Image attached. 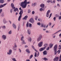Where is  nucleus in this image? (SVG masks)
<instances>
[{"instance_id":"nucleus-1","label":"nucleus","mask_w":61,"mask_h":61,"mask_svg":"<svg viewBox=\"0 0 61 61\" xmlns=\"http://www.w3.org/2000/svg\"><path fill=\"white\" fill-rule=\"evenodd\" d=\"M30 2H27V0H25L24 2H21L20 6H22V8H25L26 7L27 4H29Z\"/></svg>"},{"instance_id":"nucleus-2","label":"nucleus","mask_w":61,"mask_h":61,"mask_svg":"<svg viewBox=\"0 0 61 61\" xmlns=\"http://www.w3.org/2000/svg\"><path fill=\"white\" fill-rule=\"evenodd\" d=\"M11 7H12L13 9H14V12H18L19 10H18V9L17 8H15V7L14 6V4H13V3H11Z\"/></svg>"},{"instance_id":"nucleus-3","label":"nucleus","mask_w":61,"mask_h":61,"mask_svg":"<svg viewBox=\"0 0 61 61\" xmlns=\"http://www.w3.org/2000/svg\"><path fill=\"white\" fill-rule=\"evenodd\" d=\"M23 13V10L22 9H21L20 11V12L19 13V14L20 15V16L19 17L18 19V21H20L21 20V18L22 17V14Z\"/></svg>"},{"instance_id":"nucleus-4","label":"nucleus","mask_w":61,"mask_h":61,"mask_svg":"<svg viewBox=\"0 0 61 61\" xmlns=\"http://www.w3.org/2000/svg\"><path fill=\"white\" fill-rule=\"evenodd\" d=\"M57 44H56L54 46L53 49L54 50V54L55 55L56 54V53H57V52H56V49H57Z\"/></svg>"},{"instance_id":"nucleus-5","label":"nucleus","mask_w":61,"mask_h":61,"mask_svg":"<svg viewBox=\"0 0 61 61\" xmlns=\"http://www.w3.org/2000/svg\"><path fill=\"white\" fill-rule=\"evenodd\" d=\"M29 22L32 24H34L35 23V21L33 18H31Z\"/></svg>"},{"instance_id":"nucleus-6","label":"nucleus","mask_w":61,"mask_h":61,"mask_svg":"<svg viewBox=\"0 0 61 61\" xmlns=\"http://www.w3.org/2000/svg\"><path fill=\"white\" fill-rule=\"evenodd\" d=\"M51 11L49 10H48L46 14V16L47 17H49V13H50Z\"/></svg>"},{"instance_id":"nucleus-7","label":"nucleus","mask_w":61,"mask_h":61,"mask_svg":"<svg viewBox=\"0 0 61 61\" xmlns=\"http://www.w3.org/2000/svg\"><path fill=\"white\" fill-rule=\"evenodd\" d=\"M12 53V50L11 49H10L9 51V52H7V55H11Z\"/></svg>"},{"instance_id":"nucleus-8","label":"nucleus","mask_w":61,"mask_h":61,"mask_svg":"<svg viewBox=\"0 0 61 61\" xmlns=\"http://www.w3.org/2000/svg\"><path fill=\"white\" fill-rule=\"evenodd\" d=\"M46 46H45L43 48H41L40 49L39 51H40V52L43 51L44 50L46 49Z\"/></svg>"},{"instance_id":"nucleus-9","label":"nucleus","mask_w":61,"mask_h":61,"mask_svg":"<svg viewBox=\"0 0 61 61\" xmlns=\"http://www.w3.org/2000/svg\"><path fill=\"white\" fill-rule=\"evenodd\" d=\"M43 41H41L38 44V46L39 47H41L43 45Z\"/></svg>"},{"instance_id":"nucleus-10","label":"nucleus","mask_w":61,"mask_h":61,"mask_svg":"<svg viewBox=\"0 0 61 61\" xmlns=\"http://www.w3.org/2000/svg\"><path fill=\"white\" fill-rule=\"evenodd\" d=\"M2 38L4 40H5L6 39V36L5 35H3L2 36Z\"/></svg>"},{"instance_id":"nucleus-11","label":"nucleus","mask_w":61,"mask_h":61,"mask_svg":"<svg viewBox=\"0 0 61 61\" xmlns=\"http://www.w3.org/2000/svg\"><path fill=\"white\" fill-rule=\"evenodd\" d=\"M59 59V57H55L54 59V61H58V59Z\"/></svg>"},{"instance_id":"nucleus-12","label":"nucleus","mask_w":61,"mask_h":61,"mask_svg":"<svg viewBox=\"0 0 61 61\" xmlns=\"http://www.w3.org/2000/svg\"><path fill=\"white\" fill-rule=\"evenodd\" d=\"M6 5V3H5L3 5H0V8H1L3 7H4Z\"/></svg>"},{"instance_id":"nucleus-13","label":"nucleus","mask_w":61,"mask_h":61,"mask_svg":"<svg viewBox=\"0 0 61 61\" xmlns=\"http://www.w3.org/2000/svg\"><path fill=\"white\" fill-rule=\"evenodd\" d=\"M27 33L28 35H30L31 34V30L29 29H28L27 30Z\"/></svg>"},{"instance_id":"nucleus-14","label":"nucleus","mask_w":61,"mask_h":61,"mask_svg":"<svg viewBox=\"0 0 61 61\" xmlns=\"http://www.w3.org/2000/svg\"><path fill=\"white\" fill-rule=\"evenodd\" d=\"M3 22L4 24H6L7 23V22L6 21V19L4 18L3 20Z\"/></svg>"},{"instance_id":"nucleus-15","label":"nucleus","mask_w":61,"mask_h":61,"mask_svg":"<svg viewBox=\"0 0 61 61\" xmlns=\"http://www.w3.org/2000/svg\"><path fill=\"white\" fill-rule=\"evenodd\" d=\"M43 53L44 55H46L47 54V51H45L43 52Z\"/></svg>"},{"instance_id":"nucleus-16","label":"nucleus","mask_w":61,"mask_h":61,"mask_svg":"<svg viewBox=\"0 0 61 61\" xmlns=\"http://www.w3.org/2000/svg\"><path fill=\"white\" fill-rule=\"evenodd\" d=\"M56 34V32L52 35V36L53 38H55L56 37V35H55V34Z\"/></svg>"},{"instance_id":"nucleus-17","label":"nucleus","mask_w":61,"mask_h":61,"mask_svg":"<svg viewBox=\"0 0 61 61\" xmlns=\"http://www.w3.org/2000/svg\"><path fill=\"white\" fill-rule=\"evenodd\" d=\"M28 41H29L30 42H31V41H32V38H31L30 37L28 38Z\"/></svg>"},{"instance_id":"nucleus-18","label":"nucleus","mask_w":61,"mask_h":61,"mask_svg":"<svg viewBox=\"0 0 61 61\" xmlns=\"http://www.w3.org/2000/svg\"><path fill=\"white\" fill-rule=\"evenodd\" d=\"M40 6L41 7L44 8L45 7V5L43 4H42L40 5Z\"/></svg>"},{"instance_id":"nucleus-19","label":"nucleus","mask_w":61,"mask_h":61,"mask_svg":"<svg viewBox=\"0 0 61 61\" xmlns=\"http://www.w3.org/2000/svg\"><path fill=\"white\" fill-rule=\"evenodd\" d=\"M12 26L13 27V28H14V29H16V25H15L14 24V23L12 24Z\"/></svg>"},{"instance_id":"nucleus-20","label":"nucleus","mask_w":61,"mask_h":61,"mask_svg":"<svg viewBox=\"0 0 61 61\" xmlns=\"http://www.w3.org/2000/svg\"><path fill=\"white\" fill-rule=\"evenodd\" d=\"M28 18V16L27 15L25 16L23 18V19L26 20V19Z\"/></svg>"},{"instance_id":"nucleus-21","label":"nucleus","mask_w":61,"mask_h":61,"mask_svg":"<svg viewBox=\"0 0 61 61\" xmlns=\"http://www.w3.org/2000/svg\"><path fill=\"white\" fill-rule=\"evenodd\" d=\"M49 46L51 48L53 47V44L52 43H51L50 44Z\"/></svg>"},{"instance_id":"nucleus-22","label":"nucleus","mask_w":61,"mask_h":61,"mask_svg":"<svg viewBox=\"0 0 61 61\" xmlns=\"http://www.w3.org/2000/svg\"><path fill=\"white\" fill-rule=\"evenodd\" d=\"M26 52H27L28 53H30V51H29V50L28 49H27L26 50Z\"/></svg>"},{"instance_id":"nucleus-23","label":"nucleus","mask_w":61,"mask_h":61,"mask_svg":"<svg viewBox=\"0 0 61 61\" xmlns=\"http://www.w3.org/2000/svg\"><path fill=\"white\" fill-rule=\"evenodd\" d=\"M32 47L33 49L35 51H36V52H37V50H36L35 49V48L34 47V46H33L32 45L31 46Z\"/></svg>"},{"instance_id":"nucleus-24","label":"nucleus","mask_w":61,"mask_h":61,"mask_svg":"<svg viewBox=\"0 0 61 61\" xmlns=\"http://www.w3.org/2000/svg\"><path fill=\"white\" fill-rule=\"evenodd\" d=\"M38 38H39L41 39H42V35H40L39 36V37H38Z\"/></svg>"},{"instance_id":"nucleus-25","label":"nucleus","mask_w":61,"mask_h":61,"mask_svg":"<svg viewBox=\"0 0 61 61\" xmlns=\"http://www.w3.org/2000/svg\"><path fill=\"white\" fill-rule=\"evenodd\" d=\"M12 33V30H11L9 31L8 32V33L9 34V35H11Z\"/></svg>"},{"instance_id":"nucleus-26","label":"nucleus","mask_w":61,"mask_h":61,"mask_svg":"<svg viewBox=\"0 0 61 61\" xmlns=\"http://www.w3.org/2000/svg\"><path fill=\"white\" fill-rule=\"evenodd\" d=\"M41 39H40V38H38L37 39V41H38V42H39L40 40H41Z\"/></svg>"},{"instance_id":"nucleus-27","label":"nucleus","mask_w":61,"mask_h":61,"mask_svg":"<svg viewBox=\"0 0 61 61\" xmlns=\"http://www.w3.org/2000/svg\"><path fill=\"white\" fill-rule=\"evenodd\" d=\"M12 60L13 61H17L16 60V59H15V58H12Z\"/></svg>"},{"instance_id":"nucleus-28","label":"nucleus","mask_w":61,"mask_h":61,"mask_svg":"<svg viewBox=\"0 0 61 61\" xmlns=\"http://www.w3.org/2000/svg\"><path fill=\"white\" fill-rule=\"evenodd\" d=\"M4 2V0H0V3H3Z\"/></svg>"},{"instance_id":"nucleus-29","label":"nucleus","mask_w":61,"mask_h":61,"mask_svg":"<svg viewBox=\"0 0 61 61\" xmlns=\"http://www.w3.org/2000/svg\"><path fill=\"white\" fill-rule=\"evenodd\" d=\"M29 27H32V24H31V23H29Z\"/></svg>"},{"instance_id":"nucleus-30","label":"nucleus","mask_w":61,"mask_h":61,"mask_svg":"<svg viewBox=\"0 0 61 61\" xmlns=\"http://www.w3.org/2000/svg\"><path fill=\"white\" fill-rule=\"evenodd\" d=\"M32 6H36V3H35L34 4H32Z\"/></svg>"},{"instance_id":"nucleus-31","label":"nucleus","mask_w":61,"mask_h":61,"mask_svg":"<svg viewBox=\"0 0 61 61\" xmlns=\"http://www.w3.org/2000/svg\"><path fill=\"white\" fill-rule=\"evenodd\" d=\"M43 60H45V61H46L48 60V59H47V58H43Z\"/></svg>"},{"instance_id":"nucleus-32","label":"nucleus","mask_w":61,"mask_h":61,"mask_svg":"<svg viewBox=\"0 0 61 61\" xmlns=\"http://www.w3.org/2000/svg\"><path fill=\"white\" fill-rule=\"evenodd\" d=\"M38 16H36L35 17V20H37V19H38Z\"/></svg>"},{"instance_id":"nucleus-33","label":"nucleus","mask_w":61,"mask_h":61,"mask_svg":"<svg viewBox=\"0 0 61 61\" xmlns=\"http://www.w3.org/2000/svg\"><path fill=\"white\" fill-rule=\"evenodd\" d=\"M28 13L29 14V13H31V10H30L29 9L28 10Z\"/></svg>"},{"instance_id":"nucleus-34","label":"nucleus","mask_w":61,"mask_h":61,"mask_svg":"<svg viewBox=\"0 0 61 61\" xmlns=\"http://www.w3.org/2000/svg\"><path fill=\"white\" fill-rule=\"evenodd\" d=\"M24 38V36H22V37L21 38V41H23V40Z\"/></svg>"},{"instance_id":"nucleus-35","label":"nucleus","mask_w":61,"mask_h":61,"mask_svg":"<svg viewBox=\"0 0 61 61\" xmlns=\"http://www.w3.org/2000/svg\"><path fill=\"white\" fill-rule=\"evenodd\" d=\"M37 25H41V23L40 22H38L37 23Z\"/></svg>"},{"instance_id":"nucleus-36","label":"nucleus","mask_w":61,"mask_h":61,"mask_svg":"<svg viewBox=\"0 0 61 61\" xmlns=\"http://www.w3.org/2000/svg\"><path fill=\"white\" fill-rule=\"evenodd\" d=\"M29 25V24H28V22H27L26 24V26L27 27H28L29 26V25Z\"/></svg>"},{"instance_id":"nucleus-37","label":"nucleus","mask_w":61,"mask_h":61,"mask_svg":"<svg viewBox=\"0 0 61 61\" xmlns=\"http://www.w3.org/2000/svg\"><path fill=\"white\" fill-rule=\"evenodd\" d=\"M46 50L47 51H48L49 50V47H48L46 49Z\"/></svg>"},{"instance_id":"nucleus-38","label":"nucleus","mask_w":61,"mask_h":61,"mask_svg":"<svg viewBox=\"0 0 61 61\" xmlns=\"http://www.w3.org/2000/svg\"><path fill=\"white\" fill-rule=\"evenodd\" d=\"M5 25L3 26L2 27V28L3 29H5Z\"/></svg>"},{"instance_id":"nucleus-39","label":"nucleus","mask_w":61,"mask_h":61,"mask_svg":"<svg viewBox=\"0 0 61 61\" xmlns=\"http://www.w3.org/2000/svg\"><path fill=\"white\" fill-rule=\"evenodd\" d=\"M33 55H31L30 57V59H31V58H32V57H33Z\"/></svg>"},{"instance_id":"nucleus-40","label":"nucleus","mask_w":61,"mask_h":61,"mask_svg":"<svg viewBox=\"0 0 61 61\" xmlns=\"http://www.w3.org/2000/svg\"><path fill=\"white\" fill-rule=\"evenodd\" d=\"M58 52V54H60V52H61V51L60 50H58V51H57V53Z\"/></svg>"},{"instance_id":"nucleus-41","label":"nucleus","mask_w":61,"mask_h":61,"mask_svg":"<svg viewBox=\"0 0 61 61\" xmlns=\"http://www.w3.org/2000/svg\"><path fill=\"white\" fill-rule=\"evenodd\" d=\"M13 47H15V48H16V47H17V46H16V44H15L14 46H13Z\"/></svg>"},{"instance_id":"nucleus-42","label":"nucleus","mask_w":61,"mask_h":61,"mask_svg":"<svg viewBox=\"0 0 61 61\" xmlns=\"http://www.w3.org/2000/svg\"><path fill=\"white\" fill-rule=\"evenodd\" d=\"M4 14L2 13L1 15V16H2V17H4Z\"/></svg>"},{"instance_id":"nucleus-43","label":"nucleus","mask_w":61,"mask_h":61,"mask_svg":"<svg viewBox=\"0 0 61 61\" xmlns=\"http://www.w3.org/2000/svg\"><path fill=\"white\" fill-rule=\"evenodd\" d=\"M43 9L42 8H40V11H43Z\"/></svg>"},{"instance_id":"nucleus-44","label":"nucleus","mask_w":61,"mask_h":61,"mask_svg":"<svg viewBox=\"0 0 61 61\" xmlns=\"http://www.w3.org/2000/svg\"><path fill=\"white\" fill-rule=\"evenodd\" d=\"M36 55H37V54L36 52H35L34 56L35 57H36Z\"/></svg>"},{"instance_id":"nucleus-45","label":"nucleus","mask_w":61,"mask_h":61,"mask_svg":"<svg viewBox=\"0 0 61 61\" xmlns=\"http://www.w3.org/2000/svg\"><path fill=\"white\" fill-rule=\"evenodd\" d=\"M52 13H51L50 15V16L49 18H50V17H51V16H52Z\"/></svg>"},{"instance_id":"nucleus-46","label":"nucleus","mask_w":61,"mask_h":61,"mask_svg":"<svg viewBox=\"0 0 61 61\" xmlns=\"http://www.w3.org/2000/svg\"><path fill=\"white\" fill-rule=\"evenodd\" d=\"M24 43H25V40H23V41H22V45L24 44Z\"/></svg>"},{"instance_id":"nucleus-47","label":"nucleus","mask_w":61,"mask_h":61,"mask_svg":"<svg viewBox=\"0 0 61 61\" xmlns=\"http://www.w3.org/2000/svg\"><path fill=\"white\" fill-rule=\"evenodd\" d=\"M53 20L55 21L56 20V17H54L53 18Z\"/></svg>"},{"instance_id":"nucleus-48","label":"nucleus","mask_w":61,"mask_h":61,"mask_svg":"<svg viewBox=\"0 0 61 61\" xmlns=\"http://www.w3.org/2000/svg\"><path fill=\"white\" fill-rule=\"evenodd\" d=\"M41 27H44V25L43 24H41Z\"/></svg>"},{"instance_id":"nucleus-49","label":"nucleus","mask_w":61,"mask_h":61,"mask_svg":"<svg viewBox=\"0 0 61 61\" xmlns=\"http://www.w3.org/2000/svg\"><path fill=\"white\" fill-rule=\"evenodd\" d=\"M48 46V44H45L44 45V46H45L46 47V46Z\"/></svg>"},{"instance_id":"nucleus-50","label":"nucleus","mask_w":61,"mask_h":61,"mask_svg":"<svg viewBox=\"0 0 61 61\" xmlns=\"http://www.w3.org/2000/svg\"><path fill=\"white\" fill-rule=\"evenodd\" d=\"M61 31V30H58V31H57V32H56V34H57V33H58V32H60V31Z\"/></svg>"},{"instance_id":"nucleus-51","label":"nucleus","mask_w":61,"mask_h":61,"mask_svg":"<svg viewBox=\"0 0 61 61\" xmlns=\"http://www.w3.org/2000/svg\"><path fill=\"white\" fill-rule=\"evenodd\" d=\"M12 12H13V9H11L10 10V13H12Z\"/></svg>"},{"instance_id":"nucleus-52","label":"nucleus","mask_w":61,"mask_h":61,"mask_svg":"<svg viewBox=\"0 0 61 61\" xmlns=\"http://www.w3.org/2000/svg\"><path fill=\"white\" fill-rule=\"evenodd\" d=\"M19 52L20 53H21V50L20 49H19Z\"/></svg>"},{"instance_id":"nucleus-53","label":"nucleus","mask_w":61,"mask_h":61,"mask_svg":"<svg viewBox=\"0 0 61 61\" xmlns=\"http://www.w3.org/2000/svg\"><path fill=\"white\" fill-rule=\"evenodd\" d=\"M15 48V47H13V49H14V50H16V49Z\"/></svg>"},{"instance_id":"nucleus-54","label":"nucleus","mask_w":61,"mask_h":61,"mask_svg":"<svg viewBox=\"0 0 61 61\" xmlns=\"http://www.w3.org/2000/svg\"><path fill=\"white\" fill-rule=\"evenodd\" d=\"M35 14V11H33L32 12V15H34Z\"/></svg>"},{"instance_id":"nucleus-55","label":"nucleus","mask_w":61,"mask_h":61,"mask_svg":"<svg viewBox=\"0 0 61 61\" xmlns=\"http://www.w3.org/2000/svg\"><path fill=\"white\" fill-rule=\"evenodd\" d=\"M57 6H58V7H60V5H59V4H57Z\"/></svg>"},{"instance_id":"nucleus-56","label":"nucleus","mask_w":61,"mask_h":61,"mask_svg":"<svg viewBox=\"0 0 61 61\" xmlns=\"http://www.w3.org/2000/svg\"><path fill=\"white\" fill-rule=\"evenodd\" d=\"M51 1L50 0H48L47 1V2H48V3H49Z\"/></svg>"},{"instance_id":"nucleus-57","label":"nucleus","mask_w":61,"mask_h":61,"mask_svg":"<svg viewBox=\"0 0 61 61\" xmlns=\"http://www.w3.org/2000/svg\"><path fill=\"white\" fill-rule=\"evenodd\" d=\"M20 29V27L18 26V31H19V29Z\"/></svg>"},{"instance_id":"nucleus-58","label":"nucleus","mask_w":61,"mask_h":61,"mask_svg":"<svg viewBox=\"0 0 61 61\" xmlns=\"http://www.w3.org/2000/svg\"><path fill=\"white\" fill-rule=\"evenodd\" d=\"M2 9H1L0 10V13H1V12H2Z\"/></svg>"},{"instance_id":"nucleus-59","label":"nucleus","mask_w":61,"mask_h":61,"mask_svg":"<svg viewBox=\"0 0 61 61\" xmlns=\"http://www.w3.org/2000/svg\"><path fill=\"white\" fill-rule=\"evenodd\" d=\"M61 19V16H59V19Z\"/></svg>"},{"instance_id":"nucleus-60","label":"nucleus","mask_w":61,"mask_h":61,"mask_svg":"<svg viewBox=\"0 0 61 61\" xmlns=\"http://www.w3.org/2000/svg\"><path fill=\"white\" fill-rule=\"evenodd\" d=\"M38 20L39 21H40V20H41V19H40V18H38Z\"/></svg>"},{"instance_id":"nucleus-61","label":"nucleus","mask_w":61,"mask_h":61,"mask_svg":"<svg viewBox=\"0 0 61 61\" xmlns=\"http://www.w3.org/2000/svg\"><path fill=\"white\" fill-rule=\"evenodd\" d=\"M51 25V23L50 22V23H49V26H50Z\"/></svg>"},{"instance_id":"nucleus-62","label":"nucleus","mask_w":61,"mask_h":61,"mask_svg":"<svg viewBox=\"0 0 61 61\" xmlns=\"http://www.w3.org/2000/svg\"><path fill=\"white\" fill-rule=\"evenodd\" d=\"M9 22H10V24H11V21L9 20Z\"/></svg>"},{"instance_id":"nucleus-63","label":"nucleus","mask_w":61,"mask_h":61,"mask_svg":"<svg viewBox=\"0 0 61 61\" xmlns=\"http://www.w3.org/2000/svg\"><path fill=\"white\" fill-rule=\"evenodd\" d=\"M46 32L47 33H49V31H48L47 30L46 31Z\"/></svg>"},{"instance_id":"nucleus-64","label":"nucleus","mask_w":61,"mask_h":61,"mask_svg":"<svg viewBox=\"0 0 61 61\" xmlns=\"http://www.w3.org/2000/svg\"><path fill=\"white\" fill-rule=\"evenodd\" d=\"M26 61H30V60H26Z\"/></svg>"}]
</instances>
